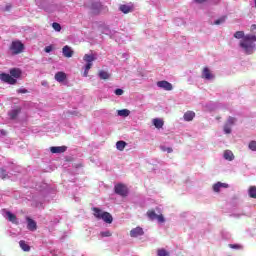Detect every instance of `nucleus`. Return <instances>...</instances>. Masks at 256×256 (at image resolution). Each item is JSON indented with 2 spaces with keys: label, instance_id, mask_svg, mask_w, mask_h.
I'll return each mask as SVG.
<instances>
[{
  "label": "nucleus",
  "instance_id": "f257e3e1",
  "mask_svg": "<svg viewBox=\"0 0 256 256\" xmlns=\"http://www.w3.org/2000/svg\"><path fill=\"white\" fill-rule=\"evenodd\" d=\"M255 41L256 35L253 34H246L245 37L240 41L239 45L246 55H253L256 49Z\"/></svg>",
  "mask_w": 256,
  "mask_h": 256
},
{
  "label": "nucleus",
  "instance_id": "f03ea898",
  "mask_svg": "<svg viewBox=\"0 0 256 256\" xmlns=\"http://www.w3.org/2000/svg\"><path fill=\"white\" fill-rule=\"evenodd\" d=\"M92 210L94 211V217H96V219H102L104 223L108 224L113 223V216L111 215V213L103 212L99 208H92Z\"/></svg>",
  "mask_w": 256,
  "mask_h": 256
},
{
  "label": "nucleus",
  "instance_id": "7ed1b4c3",
  "mask_svg": "<svg viewBox=\"0 0 256 256\" xmlns=\"http://www.w3.org/2000/svg\"><path fill=\"white\" fill-rule=\"evenodd\" d=\"M10 51L12 55H19L25 51V44L19 40L12 41Z\"/></svg>",
  "mask_w": 256,
  "mask_h": 256
},
{
  "label": "nucleus",
  "instance_id": "20e7f679",
  "mask_svg": "<svg viewBox=\"0 0 256 256\" xmlns=\"http://www.w3.org/2000/svg\"><path fill=\"white\" fill-rule=\"evenodd\" d=\"M146 215L150 221H155V219H157L158 223H165V217H163V214L157 215L153 209L148 210Z\"/></svg>",
  "mask_w": 256,
  "mask_h": 256
},
{
  "label": "nucleus",
  "instance_id": "39448f33",
  "mask_svg": "<svg viewBox=\"0 0 256 256\" xmlns=\"http://www.w3.org/2000/svg\"><path fill=\"white\" fill-rule=\"evenodd\" d=\"M114 192L116 195H120V197H127L129 195V189L124 184H116L114 186Z\"/></svg>",
  "mask_w": 256,
  "mask_h": 256
},
{
  "label": "nucleus",
  "instance_id": "423d86ee",
  "mask_svg": "<svg viewBox=\"0 0 256 256\" xmlns=\"http://www.w3.org/2000/svg\"><path fill=\"white\" fill-rule=\"evenodd\" d=\"M90 9L94 15H99L103 9V5L99 0H92L90 4Z\"/></svg>",
  "mask_w": 256,
  "mask_h": 256
},
{
  "label": "nucleus",
  "instance_id": "0eeeda50",
  "mask_svg": "<svg viewBox=\"0 0 256 256\" xmlns=\"http://www.w3.org/2000/svg\"><path fill=\"white\" fill-rule=\"evenodd\" d=\"M0 80L3 81V83H8V85L17 84V79L13 78L11 74H7V73H1Z\"/></svg>",
  "mask_w": 256,
  "mask_h": 256
},
{
  "label": "nucleus",
  "instance_id": "6e6552de",
  "mask_svg": "<svg viewBox=\"0 0 256 256\" xmlns=\"http://www.w3.org/2000/svg\"><path fill=\"white\" fill-rule=\"evenodd\" d=\"M157 87H160V89H164L165 91H173V84L165 80L158 81Z\"/></svg>",
  "mask_w": 256,
  "mask_h": 256
},
{
  "label": "nucleus",
  "instance_id": "1a4fd4ad",
  "mask_svg": "<svg viewBox=\"0 0 256 256\" xmlns=\"http://www.w3.org/2000/svg\"><path fill=\"white\" fill-rule=\"evenodd\" d=\"M26 221L28 231H37V222H35V220L30 217H26Z\"/></svg>",
  "mask_w": 256,
  "mask_h": 256
},
{
  "label": "nucleus",
  "instance_id": "9d476101",
  "mask_svg": "<svg viewBox=\"0 0 256 256\" xmlns=\"http://www.w3.org/2000/svg\"><path fill=\"white\" fill-rule=\"evenodd\" d=\"M202 79H207L209 81L215 79V75L211 73V70L208 67H204L202 70Z\"/></svg>",
  "mask_w": 256,
  "mask_h": 256
},
{
  "label": "nucleus",
  "instance_id": "9b49d317",
  "mask_svg": "<svg viewBox=\"0 0 256 256\" xmlns=\"http://www.w3.org/2000/svg\"><path fill=\"white\" fill-rule=\"evenodd\" d=\"M144 233L143 228L136 227L130 231V237H141V235H144Z\"/></svg>",
  "mask_w": 256,
  "mask_h": 256
},
{
  "label": "nucleus",
  "instance_id": "f8f14e48",
  "mask_svg": "<svg viewBox=\"0 0 256 256\" xmlns=\"http://www.w3.org/2000/svg\"><path fill=\"white\" fill-rule=\"evenodd\" d=\"M54 79L58 81V83H63V81L67 80V74L63 71L57 72L54 76Z\"/></svg>",
  "mask_w": 256,
  "mask_h": 256
},
{
  "label": "nucleus",
  "instance_id": "ddd939ff",
  "mask_svg": "<svg viewBox=\"0 0 256 256\" xmlns=\"http://www.w3.org/2000/svg\"><path fill=\"white\" fill-rule=\"evenodd\" d=\"M62 53H63V55L65 56V57H67L68 59H70V57H73V55H74V51H73V49H71V47L70 46H64L63 48H62Z\"/></svg>",
  "mask_w": 256,
  "mask_h": 256
},
{
  "label": "nucleus",
  "instance_id": "4468645a",
  "mask_svg": "<svg viewBox=\"0 0 256 256\" xmlns=\"http://www.w3.org/2000/svg\"><path fill=\"white\" fill-rule=\"evenodd\" d=\"M51 153H65L67 151V146H52L50 147Z\"/></svg>",
  "mask_w": 256,
  "mask_h": 256
},
{
  "label": "nucleus",
  "instance_id": "2eb2a0df",
  "mask_svg": "<svg viewBox=\"0 0 256 256\" xmlns=\"http://www.w3.org/2000/svg\"><path fill=\"white\" fill-rule=\"evenodd\" d=\"M83 60L87 63V65H90V67H93V61H95V55L85 54L83 57Z\"/></svg>",
  "mask_w": 256,
  "mask_h": 256
},
{
  "label": "nucleus",
  "instance_id": "dca6fc26",
  "mask_svg": "<svg viewBox=\"0 0 256 256\" xmlns=\"http://www.w3.org/2000/svg\"><path fill=\"white\" fill-rule=\"evenodd\" d=\"M21 75H22V72H21V69H19V68H12L10 70V76L13 79H19V77H21Z\"/></svg>",
  "mask_w": 256,
  "mask_h": 256
},
{
  "label": "nucleus",
  "instance_id": "f3484780",
  "mask_svg": "<svg viewBox=\"0 0 256 256\" xmlns=\"http://www.w3.org/2000/svg\"><path fill=\"white\" fill-rule=\"evenodd\" d=\"M98 77L104 81H107V79H109L111 77V74H109V72H107L105 70H100L98 72Z\"/></svg>",
  "mask_w": 256,
  "mask_h": 256
},
{
  "label": "nucleus",
  "instance_id": "a211bd4d",
  "mask_svg": "<svg viewBox=\"0 0 256 256\" xmlns=\"http://www.w3.org/2000/svg\"><path fill=\"white\" fill-rule=\"evenodd\" d=\"M120 11L127 15V13H131L133 11V7L129 5L122 4L119 7Z\"/></svg>",
  "mask_w": 256,
  "mask_h": 256
},
{
  "label": "nucleus",
  "instance_id": "6ab92c4d",
  "mask_svg": "<svg viewBox=\"0 0 256 256\" xmlns=\"http://www.w3.org/2000/svg\"><path fill=\"white\" fill-rule=\"evenodd\" d=\"M224 159H226V161H233V159H235V155H233V152L231 150H225Z\"/></svg>",
  "mask_w": 256,
  "mask_h": 256
},
{
  "label": "nucleus",
  "instance_id": "aec40b11",
  "mask_svg": "<svg viewBox=\"0 0 256 256\" xmlns=\"http://www.w3.org/2000/svg\"><path fill=\"white\" fill-rule=\"evenodd\" d=\"M193 119H195V112L187 111L184 114V121H192Z\"/></svg>",
  "mask_w": 256,
  "mask_h": 256
},
{
  "label": "nucleus",
  "instance_id": "412c9836",
  "mask_svg": "<svg viewBox=\"0 0 256 256\" xmlns=\"http://www.w3.org/2000/svg\"><path fill=\"white\" fill-rule=\"evenodd\" d=\"M8 221H10L11 223H15L17 225V216L13 213H11L10 211L6 212Z\"/></svg>",
  "mask_w": 256,
  "mask_h": 256
},
{
  "label": "nucleus",
  "instance_id": "4be33fe9",
  "mask_svg": "<svg viewBox=\"0 0 256 256\" xmlns=\"http://www.w3.org/2000/svg\"><path fill=\"white\" fill-rule=\"evenodd\" d=\"M21 113V108H16L9 112L10 119H17V116Z\"/></svg>",
  "mask_w": 256,
  "mask_h": 256
},
{
  "label": "nucleus",
  "instance_id": "5701e85b",
  "mask_svg": "<svg viewBox=\"0 0 256 256\" xmlns=\"http://www.w3.org/2000/svg\"><path fill=\"white\" fill-rule=\"evenodd\" d=\"M153 125L156 127V129H161L163 128L164 122L163 120L156 118V119H153Z\"/></svg>",
  "mask_w": 256,
  "mask_h": 256
},
{
  "label": "nucleus",
  "instance_id": "b1692460",
  "mask_svg": "<svg viewBox=\"0 0 256 256\" xmlns=\"http://www.w3.org/2000/svg\"><path fill=\"white\" fill-rule=\"evenodd\" d=\"M125 147H127V142L125 141L121 140L116 143V149H118V151H123Z\"/></svg>",
  "mask_w": 256,
  "mask_h": 256
},
{
  "label": "nucleus",
  "instance_id": "393cba45",
  "mask_svg": "<svg viewBox=\"0 0 256 256\" xmlns=\"http://www.w3.org/2000/svg\"><path fill=\"white\" fill-rule=\"evenodd\" d=\"M19 245L23 251H31V247L25 242V240H21Z\"/></svg>",
  "mask_w": 256,
  "mask_h": 256
},
{
  "label": "nucleus",
  "instance_id": "a878e982",
  "mask_svg": "<svg viewBox=\"0 0 256 256\" xmlns=\"http://www.w3.org/2000/svg\"><path fill=\"white\" fill-rule=\"evenodd\" d=\"M248 195L252 199H256V186H251L248 190Z\"/></svg>",
  "mask_w": 256,
  "mask_h": 256
},
{
  "label": "nucleus",
  "instance_id": "bb28decb",
  "mask_svg": "<svg viewBox=\"0 0 256 256\" xmlns=\"http://www.w3.org/2000/svg\"><path fill=\"white\" fill-rule=\"evenodd\" d=\"M130 114H131V111L127 109L118 110V115L120 117H129Z\"/></svg>",
  "mask_w": 256,
  "mask_h": 256
},
{
  "label": "nucleus",
  "instance_id": "cd10ccee",
  "mask_svg": "<svg viewBox=\"0 0 256 256\" xmlns=\"http://www.w3.org/2000/svg\"><path fill=\"white\" fill-rule=\"evenodd\" d=\"M235 121H237V119L235 117H229L226 121V125H229L230 127H233V125H235Z\"/></svg>",
  "mask_w": 256,
  "mask_h": 256
},
{
  "label": "nucleus",
  "instance_id": "c85d7f7f",
  "mask_svg": "<svg viewBox=\"0 0 256 256\" xmlns=\"http://www.w3.org/2000/svg\"><path fill=\"white\" fill-rule=\"evenodd\" d=\"M235 39H242L245 37V32L243 31H237L234 34Z\"/></svg>",
  "mask_w": 256,
  "mask_h": 256
},
{
  "label": "nucleus",
  "instance_id": "c756f323",
  "mask_svg": "<svg viewBox=\"0 0 256 256\" xmlns=\"http://www.w3.org/2000/svg\"><path fill=\"white\" fill-rule=\"evenodd\" d=\"M226 20H227V16H222L221 18L217 19L214 22V25H221V23H225Z\"/></svg>",
  "mask_w": 256,
  "mask_h": 256
},
{
  "label": "nucleus",
  "instance_id": "7c9ffc66",
  "mask_svg": "<svg viewBox=\"0 0 256 256\" xmlns=\"http://www.w3.org/2000/svg\"><path fill=\"white\" fill-rule=\"evenodd\" d=\"M0 177L1 179H7L9 177V175L7 174V170L0 169Z\"/></svg>",
  "mask_w": 256,
  "mask_h": 256
},
{
  "label": "nucleus",
  "instance_id": "2f4dec72",
  "mask_svg": "<svg viewBox=\"0 0 256 256\" xmlns=\"http://www.w3.org/2000/svg\"><path fill=\"white\" fill-rule=\"evenodd\" d=\"M213 191H215V193H219V191H221V182L213 185Z\"/></svg>",
  "mask_w": 256,
  "mask_h": 256
},
{
  "label": "nucleus",
  "instance_id": "473e14b6",
  "mask_svg": "<svg viewBox=\"0 0 256 256\" xmlns=\"http://www.w3.org/2000/svg\"><path fill=\"white\" fill-rule=\"evenodd\" d=\"M90 69H91V64H86L85 70H84V73H83V77H88Z\"/></svg>",
  "mask_w": 256,
  "mask_h": 256
},
{
  "label": "nucleus",
  "instance_id": "72a5a7b5",
  "mask_svg": "<svg viewBox=\"0 0 256 256\" xmlns=\"http://www.w3.org/2000/svg\"><path fill=\"white\" fill-rule=\"evenodd\" d=\"M52 27L54 31H58V32L61 31V24L57 22L52 23Z\"/></svg>",
  "mask_w": 256,
  "mask_h": 256
},
{
  "label": "nucleus",
  "instance_id": "f704fd0d",
  "mask_svg": "<svg viewBox=\"0 0 256 256\" xmlns=\"http://www.w3.org/2000/svg\"><path fill=\"white\" fill-rule=\"evenodd\" d=\"M250 151H256V141L252 140L248 145Z\"/></svg>",
  "mask_w": 256,
  "mask_h": 256
},
{
  "label": "nucleus",
  "instance_id": "c9c22d12",
  "mask_svg": "<svg viewBox=\"0 0 256 256\" xmlns=\"http://www.w3.org/2000/svg\"><path fill=\"white\" fill-rule=\"evenodd\" d=\"M158 256H169V252H167V250L165 249H160L158 250Z\"/></svg>",
  "mask_w": 256,
  "mask_h": 256
},
{
  "label": "nucleus",
  "instance_id": "e433bc0d",
  "mask_svg": "<svg viewBox=\"0 0 256 256\" xmlns=\"http://www.w3.org/2000/svg\"><path fill=\"white\" fill-rule=\"evenodd\" d=\"M111 235H113V234L109 230L100 232V237H111Z\"/></svg>",
  "mask_w": 256,
  "mask_h": 256
},
{
  "label": "nucleus",
  "instance_id": "4c0bfd02",
  "mask_svg": "<svg viewBox=\"0 0 256 256\" xmlns=\"http://www.w3.org/2000/svg\"><path fill=\"white\" fill-rule=\"evenodd\" d=\"M224 133H226V135L231 133V126H229V124L224 125Z\"/></svg>",
  "mask_w": 256,
  "mask_h": 256
},
{
  "label": "nucleus",
  "instance_id": "58836bf2",
  "mask_svg": "<svg viewBox=\"0 0 256 256\" xmlns=\"http://www.w3.org/2000/svg\"><path fill=\"white\" fill-rule=\"evenodd\" d=\"M17 93L19 94H25V93H29V90L25 89V88H19L17 90Z\"/></svg>",
  "mask_w": 256,
  "mask_h": 256
},
{
  "label": "nucleus",
  "instance_id": "ea45409f",
  "mask_svg": "<svg viewBox=\"0 0 256 256\" xmlns=\"http://www.w3.org/2000/svg\"><path fill=\"white\" fill-rule=\"evenodd\" d=\"M45 53H51V51H53V46H46L44 49Z\"/></svg>",
  "mask_w": 256,
  "mask_h": 256
},
{
  "label": "nucleus",
  "instance_id": "a19ab883",
  "mask_svg": "<svg viewBox=\"0 0 256 256\" xmlns=\"http://www.w3.org/2000/svg\"><path fill=\"white\" fill-rule=\"evenodd\" d=\"M115 95H118V96L123 95V89H121V88L116 89L115 90Z\"/></svg>",
  "mask_w": 256,
  "mask_h": 256
},
{
  "label": "nucleus",
  "instance_id": "79ce46f5",
  "mask_svg": "<svg viewBox=\"0 0 256 256\" xmlns=\"http://www.w3.org/2000/svg\"><path fill=\"white\" fill-rule=\"evenodd\" d=\"M231 249H241V246L238 244H230Z\"/></svg>",
  "mask_w": 256,
  "mask_h": 256
},
{
  "label": "nucleus",
  "instance_id": "37998d69",
  "mask_svg": "<svg viewBox=\"0 0 256 256\" xmlns=\"http://www.w3.org/2000/svg\"><path fill=\"white\" fill-rule=\"evenodd\" d=\"M220 187H224V189H227V187H229V184L220 182Z\"/></svg>",
  "mask_w": 256,
  "mask_h": 256
},
{
  "label": "nucleus",
  "instance_id": "c03bdc74",
  "mask_svg": "<svg viewBox=\"0 0 256 256\" xmlns=\"http://www.w3.org/2000/svg\"><path fill=\"white\" fill-rule=\"evenodd\" d=\"M164 151H167V153H173V148H166Z\"/></svg>",
  "mask_w": 256,
  "mask_h": 256
},
{
  "label": "nucleus",
  "instance_id": "a18cd8bd",
  "mask_svg": "<svg viewBox=\"0 0 256 256\" xmlns=\"http://www.w3.org/2000/svg\"><path fill=\"white\" fill-rule=\"evenodd\" d=\"M250 29L251 31H256V24H252Z\"/></svg>",
  "mask_w": 256,
  "mask_h": 256
},
{
  "label": "nucleus",
  "instance_id": "49530a36",
  "mask_svg": "<svg viewBox=\"0 0 256 256\" xmlns=\"http://www.w3.org/2000/svg\"><path fill=\"white\" fill-rule=\"evenodd\" d=\"M196 1V3H205V1H207V0H195Z\"/></svg>",
  "mask_w": 256,
  "mask_h": 256
},
{
  "label": "nucleus",
  "instance_id": "de8ad7c7",
  "mask_svg": "<svg viewBox=\"0 0 256 256\" xmlns=\"http://www.w3.org/2000/svg\"><path fill=\"white\" fill-rule=\"evenodd\" d=\"M255 7H256V0H255Z\"/></svg>",
  "mask_w": 256,
  "mask_h": 256
}]
</instances>
